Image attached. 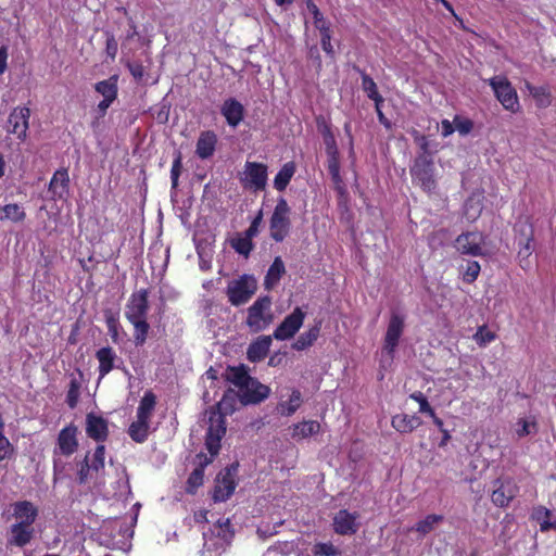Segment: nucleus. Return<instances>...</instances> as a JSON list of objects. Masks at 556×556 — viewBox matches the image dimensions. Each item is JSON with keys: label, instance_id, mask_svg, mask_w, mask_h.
Returning <instances> with one entry per match:
<instances>
[{"label": "nucleus", "instance_id": "nucleus-20", "mask_svg": "<svg viewBox=\"0 0 556 556\" xmlns=\"http://www.w3.org/2000/svg\"><path fill=\"white\" fill-rule=\"evenodd\" d=\"M70 191V177L66 169H58L49 184V192L53 200H65Z\"/></svg>", "mask_w": 556, "mask_h": 556}, {"label": "nucleus", "instance_id": "nucleus-43", "mask_svg": "<svg viewBox=\"0 0 556 556\" xmlns=\"http://www.w3.org/2000/svg\"><path fill=\"white\" fill-rule=\"evenodd\" d=\"M362 86L368 98L374 100L377 106L383 101L382 97L378 93L376 83L369 76H363Z\"/></svg>", "mask_w": 556, "mask_h": 556}, {"label": "nucleus", "instance_id": "nucleus-8", "mask_svg": "<svg viewBox=\"0 0 556 556\" xmlns=\"http://www.w3.org/2000/svg\"><path fill=\"white\" fill-rule=\"evenodd\" d=\"M240 182L247 190L257 192L267 185V166L257 162H245L240 173Z\"/></svg>", "mask_w": 556, "mask_h": 556}, {"label": "nucleus", "instance_id": "nucleus-64", "mask_svg": "<svg viewBox=\"0 0 556 556\" xmlns=\"http://www.w3.org/2000/svg\"><path fill=\"white\" fill-rule=\"evenodd\" d=\"M128 67H129V71H130L131 75L135 78L140 79L143 76V67H142V65H140V64H129Z\"/></svg>", "mask_w": 556, "mask_h": 556}, {"label": "nucleus", "instance_id": "nucleus-40", "mask_svg": "<svg viewBox=\"0 0 556 556\" xmlns=\"http://www.w3.org/2000/svg\"><path fill=\"white\" fill-rule=\"evenodd\" d=\"M250 378L244 366L231 367L227 371L228 381L236 386L238 390L243 387Z\"/></svg>", "mask_w": 556, "mask_h": 556}, {"label": "nucleus", "instance_id": "nucleus-58", "mask_svg": "<svg viewBox=\"0 0 556 556\" xmlns=\"http://www.w3.org/2000/svg\"><path fill=\"white\" fill-rule=\"evenodd\" d=\"M117 41L116 39L114 38V36H109L106 38V47H105V51H106V54L111 58V59H115L116 54H117Z\"/></svg>", "mask_w": 556, "mask_h": 556}, {"label": "nucleus", "instance_id": "nucleus-3", "mask_svg": "<svg viewBox=\"0 0 556 556\" xmlns=\"http://www.w3.org/2000/svg\"><path fill=\"white\" fill-rule=\"evenodd\" d=\"M291 208L285 198H279L269 220V236L276 242L283 241L291 228Z\"/></svg>", "mask_w": 556, "mask_h": 556}, {"label": "nucleus", "instance_id": "nucleus-10", "mask_svg": "<svg viewBox=\"0 0 556 556\" xmlns=\"http://www.w3.org/2000/svg\"><path fill=\"white\" fill-rule=\"evenodd\" d=\"M516 481L509 477L498 478L493 482L492 503L497 507H507L518 494Z\"/></svg>", "mask_w": 556, "mask_h": 556}, {"label": "nucleus", "instance_id": "nucleus-15", "mask_svg": "<svg viewBox=\"0 0 556 556\" xmlns=\"http://www.w3.org/2000/svg\"><path fill=\"white\" fill-rule=\"evenodd\" d=\"M14 525L34 528L38 517V507L29 501H17L11 505Z\"/></svg>", "mask_w": 556, "mask_h": 556}, {"label": "nucleus", "instance_id": "nucleus-7", "mask_svg": "<svg viewBox=\"0 0 556 556\" xmlns=\"http://www.w3.org/2000/svg\"><path fill=\"white\" fill-rule=\"evenodd\" d=\"M489 85L505 110L511 113L519 111L520 104L517 92L506 77L494 76L489 79Z\"/></svg>", "mask_w": 556, "mask_h": 556}, {"label": "nucleus", "instance_id": "nucleus-47", "mask_svg": "<svg viewBox=\"0 0 556 556\" xmlns=\"http://www.w3.org/2000/svg\"><path fill=\"white\" fill-rule=\"evenodd\" d=\"M533 251L532 247V237L531 233L525 239V241H519V251L518 256L520 258L521 266L525 267L528 265V258Z\"/></svg>", "mask_w": 556, "mask_h": 556}, {"label": "nucleus", "instance_id": "nucleus-26", "mask_svg": "<svg viewBox=\"0 0 556 556\" xmlns=\"http://www.w3.org/2000/svg\"><path fill=\"white\" fill-rule=\"evenodd\" d=\"M532 519L540 525V530L546 532L556 530V517L544 506L534 507L532 510Z\"/></svg>", "mask_w": 556, "mask_h": 556}, {"label": "nucleus", "instance_id": "nucleus-51", "mask_svg": "<svg viewBox=\"0 0 556 556\" xmlns=\"http://www.w3.org/2000/svg\"><path fill=\"white\" fill-rule=\"evenodd\" d=\"M104 454H105L104 446L98 445L92 455L91 470L98 472L100 469H102L104 467Z\"/></svg>", "mask_w": 556, "mask_h": 556}, {"label": "nucleus", "instance_id": "nucleus-9", "mask_svg": "<svg viewBox=\"0 0 556 556\" xmlns=\"http://www.w3.org/2000/svg\"><path fill=\"white\" fill-rule=\"evenodd\" d=\"M232 533L230 530L229 519H219L210 531L203 532L204 546L211 549H222L231 540Z\"/></svg>", "mask_w": 556, "mask_h": 556}, {"label": "nucleus", "instance_id": "nucleus-45", "mask_svg": "<svg viewBox=\"0 0 556 556\" xmlns=\"http://www.w3.org/2000/svg\"><path fill=\"white\" fill-rule=\"evenodd\" d=\"M80 395V382L73 378L70 382L67 394H66V403L71 408H75L77 406L78 400Z\"/></svg>", "mask_w": 556, "mask_h": 556}, {"label": "nucleus", "instance_id": "nucleus-1", "mask_svg": "<svg viewBox=\"0 0 556 556\" xmlns=\"http://www.w3.org/2000/svg\"><path fill=\"white\" fill-rule=\"evenodd\" d=\"M208 414V429L205 445L211 455L210 457L203 454L197 456L199 459V467L191 472L187 481V491L189 493H194L195 490L202 485L204 478L203 468L213 460L214 456L218 454L220 440L226 432L223 414L219 410H211Z\"/></svg>", "mask_w": 556, "mask_h": 556}, {"label": "nucleus", "instance_id": "nucleus-11", "mask_svg": "<svg viewBox=\"0 0 556 556\" xmlns=\"http://www.w3.org/2000/svg\"><path fill=\"white\" fill-rule=\"evenodd\" d=\"M455 248L462 254L481 256L485 254L484 236L479 231H469L459 235L455 240Z\"/></svg>", "mask_w": 556, "mask_h": 556}, {"label": "nucleus", "instance_id": "nucleus-36", "mask_svg": "<svg viewBox=\"0 0 556 556\" xmlns=\"http://www.w3.org/2000/svg\"><path fill=\"white\" fill-rule=\"evenodd\" d=\"M295 169L296 167L293 162L286 163L277 173L274 179V187L279 191H283L293 177Z\"/></svg>", "mask_w": 556, "mask_h": 556}, {"label": "nucleus", "instance_id": "nucleus-34", "mask_svg": "<svg viewBox=\"0 0 556 556\" xmlns=\"http://www.w3.org/2000/svg\"><path fill=\"white\" fill-rule=\"evenodd\" d=\"M286 271L285 264L280 256H277L270 265L264 281L266 289H273Z\"/></svg>", "mask_w": 556, "mask_h": 556}, {"label": "nucleus", "instance_id": "nucleus-28", "mask_svg": "<svg viewBox=\"0 0 556 556\" xmlns=\"http://www.w3.org/2000/svg\"><path fill=\"white\" fill-rule=\"evenodd\" d=\"M391 425L396 431L407 433L418 428L421 420L415 415L399 414L393 416Z\"/></svg>", "mask_w": 556, "mask_h": 556}, {"label": "nucleus", "instance_id": "nucleus-63", "mask_svg": "<svg viewBox=\"0 0 556 556\" xmlns=\"http://www.w3.org/2000/svg\"><path fill=\"white\" fill-rule=\"evenodd\" d=\"M8 60V48L5 46L0 47V74H3L7 70Z\"/></svg>", "mask_w": 556, "mask_h": 556}, {"label": "nucleus", "instance_id": "nucleus-46", "mask_svg": "<svg viewBox=\"0 0 556 556\" xmlns=\"http://www.w3.org/2000/svg\"><path fill=\"white\" fill-rule=\"evenodd\" d=\"M134 328H135V342L137 345H142L147 339L149 325L147 323V319H140L131 321Z\"/></svg>", "mask_w": 556, "mask_h": 556}, {"label": "nucleus", "instance_id": "nucleus-55", "mask_svg": "<svg viewBox=\"0 0 556 556\" xmlns=\"http://www.w3.org/2000/svg\"><path fill=\"white\" fill-rule=\"evenodd\" d=\"M325 144L327 153L330 157L338 156V148L333 135L328 130L325 134Z\"/></svg>", "mask_w": 556, "mask_h": 556}, {"label": "nucleus", "instance_id": "nucleus-17", "mask_svg": "<svg viewBox=\"0 0 556 556\" xmlns=\"http://www.w3.org/2000/svg\"><path fill=\"white\" fill-rule=\"evenodd\" d=\"M30 110L28 108H15L9 116L8 131L17 136L18 139H25L28 129V119Z\"/></svg>", "mask_w": 556, "mask_h": 556}, {"label": "nucleus", "instance_id": "nucleus-57", "mask_svg": "<svg viewBox=\"0 0 556 556\" xmlns=\"http://www.w3.org/2000/svg\"><path fill=\"white\" fill-rule=\"evenodd\" d=\"M180 170H181V161H180V157L178 156L174 161L172 169H170V179H172L173 188H176L178 185V178L180 175Z\"/></svg>", "mask_w": 556, "mask_h": 556}, {"label": "nucleus", "instance_id": "nucleus-44", "mask_svg": "<svg viewBox=\"0 0 556 556\" xmlns=\"http://www.w3.org/2000/svg\"><path fill=\"white\" fill-rule=\"evenodd\" d=\"M252 238L253 237L245 233L244 236L233 239L231 245L239 254L248 256L253 247Z\"/></svg>", "mask_w": 556, "mask_h": 556}, {"label": "nucleus", "instance_id": "nucleus-52", "mask_svg": "<svg viewBox=\"0 0 556 556\" xmlns=\"http://www.w3.org/2000/svg\"><path fill=\"white\" fill-rule=\"evenodd\" d=\"M410 399L419 404V412L427 415H433V409L427 401L426 396L421 392H414L410 394Z\"/></svg>", "mask_w": 556, "mask_h": 556}, {"label": "nucleus", "instance_id": "nucleus-19", "mask_svg": "<svg viewBox=\"0 0 556 556\" xmlns=\"http://www.w3.org/2000/svg\"><path fill=\"white\" fill-rule=\"evenodd\" d=\"M358 514L345 509L338 511L333 518V529L338 534H354L358 530Z\"/></svg>", "mask_w": 556, "mask_h": 556}, {"label": "nucleus", "instance_id": "nucleus-31", "mask_svg": "<svg viewBox=\"0 0 556 556\" xmlns=\"http://www.w3.org/2000/svg\"><path fill=\"white\" fill-rule=\"evenodd\" d=\"M117 83H118V76L112 75L108 79L98 81L94 85V90L100 96H102L103 99L116 100L117 91H118Z\"/></svg>", "mask_w": 556, "mask_h": 556}, {"label": "nucleus", "instance_id": "nucleus-24", "mask_svg": "<svg viewBox=\"0 0 556 556\" xmlns=\"http://www.w3.org/2000/svg\"><path fill=\"white\" fill-rule=\"evenodd\" d=\"M303 399L301 391L298 389H291L288 399L283 400L281 397V400L279 401L277 405V412L281 416H292L301 407Z\"/></svg>", "mask_w": 556, "mask_h": 556}, {"label": "nucleus", "instance_id": "nucleus-14", "mask_svg": "<svg viewBox=\"0 0 556 556\" xmlns=\"http://www.w3.org/2000/svg\"><path fill=\"white\" fill-rule=\"evenodd\" d=\"M77 428L68 426L62 429L58 437V448L54 451V471L59 468L58 454L70 456L77 450Z\"/></svg>", "mask_w": 556, "mask_h": 556}, {"label": "nucleus", "instance_id": "nucleus-48", "mask_svg": "<svg viewBox=\"0 0 556 556\" xmlns=\"http://www.w3.org/2000/svg\"><path fill=\"white\" fill-rule=\"evenodd\" d=\"M536 430V425L533 420L519 419L515 425V432L519 438L529 435Z\"/></svg>", "mask_w": 556, "mask_h": 556}, {"label": "nucleus", "instance_id": "nucleus-62", "mask_svg": "<svg viewBox=\"0 0 556 556\" xmlns=\"http://www.w3.org/2000/svg\"><path fill=\"white\" fill-rule=\"evenodd\" d=\"M115 100H109V99H102L98 106H97V112L99 113L100 116H104L108 109L111 106V104L114 102Z\"/></svg>", "mask_w": 556, "mask_h": 556}, {"label": "nucleus", "instance_id": "nucleus-56", "mask_svg": "<svg viewBox=\"0 0 556 556\" xmlns=\"http://www.w3.org/2000/svg\"><path fill=\"white\" fill-rule=\"evenodd\" d=\"M320 43H321V48L323 50L330 56V58H333L334 55V50H333V46L331 43V34H324V35H320Z\"/></svg>", "mask_w": 556, "mask_h": 556}, {"label": "nucleus", "instance_id": "nucleus-6", "mask_svg": "<svg viewBox=\"0 0 556 556\" xmlns=\"http://www.w3.org/2000/svg\"><path fill=\"white\" fill-rule=\"evenodd\" d=\"M256 288V279L251 275H243L238 279L229 281L227 286L229 302L235 306L247 303L255 293Z\"/></svg>", "mask_w": 556, "mask_h": 556}, {"label": "nucleus", "instance_id": "nucleus-12", "mask_svg": "<svg viewBox=\"0 0 556 556\" xmlns=\"http://www.w3.org/2000/svg\"><path fill=\"white\" fill-rule=\"evenodd\" d=\"M305 312L301 307L285 317L280 325L275 329L273 337L279 341H286L294 337L302 327L305 319Z\"/></svg>", "mask_w": 556, "mask_h": 556}, {"label": "nucleus", "instance_id": "nucleus-21", "mask_svg": "<svg viewBox=\"0 0 556 556\" xmlns=\"http://www.w3.org/2000/svg\"><path fill=\"white\" fill-rule=\"evenodd\" d=\"M222 115L231 127H237L244 117V106L235 98H228L220 108Z\"/></svg>", "mask_w": 556, "mask_h": 556}, {"label": "nucleus", "instance_id": "nucleus-25", "mask_svg": "<svg viewBox=\"0 0 556 556\" xmlns=\"http://www.w3.org/2000/svg\"><path fill=\"white\" fill-rule=\"evenodd\" d=\"M86 424V431L90 438L97 441H103L106 438L108 425L102 417L89 414Z\"/></svg>", "mask_w": 556, "mask_h": 556}, {"label": "nucleus", "instance_id": "nucleus-32", "mask_svg": "<svg viewBox=\"0 0 556 556\" xmlns=\"http://www.w3.org/2000/svg\"><path fill=\"white\" fill-rule=\"evenodd\" d=\"M96 356L99 362L100 379H102L113 369L116 354L111 348H102L97 352Z\"/></svg>", "mask_w": 556, "mask_h": 556}, {"label": "nucleus", "instance_id": "nucleus-41", "mask_svg": "<svg viewBox=\"0 0 556 556\" xmlns=\"http://www.w3.org/2000/svg\"><path fill=\"white\" fill-rule=\"evenodd\" d=\"M313 556H338L340 549L331 542H318L312 547Z\"/></svg>", "mask_w": 556, "mask_h": 556}, {"label": "nucleus", "instance_id": "nucleus-50", "mask_svg": "<svg viewBox=\"0 0 556 556\" xmlns=\"http://www.w3.org/2000/svg\"><path fill=\"white\" fill-rule=\"evenodd\" d=\"M454 125L455 130L458 131L462 136L468 135L473 128V123L469 118H464L460 116H455Z\"/></svg>", "mask_w": 556, "mask_h": 556}, {"label": "nucleus", "instance_id": "nucleus-35", "mask_svg": "<svg viewBox=\"0 0 556 556\" xmlns=\"http://www.w3.org/2000/svg\"><path fill=\"white\" fill-rule=\"evenodd\" d=\"M483 195L482 193H473L465 203L464 211L468 220H476L482 212Z\"/></svg>", "mask_w": 556, "mask_h": 556}, {"label": "nucleus", "instance_id": "nucleus-33", "mask_svg": "<svg viewBox=\"0 0 556 556\" xmlns=\"http://www.w3.org/2000/svg\"><path fill=\"white\" fill-rule=\"evenodd\" d=\"M26 213L23 206L16 203L5 204L0 206V220L21 223L25 219Z\"/></svg>", "mask_w": 556, "mask_h": 556}, {"label": "nucleus", "instance_id": "nucleus-18", "mask_svg": "<svg viewBox=\"0 0 556 556\" xmlns=\"http://www.w3.org/2000/svg\"><path fill=\"white\" fill-rule=\"evenodd\" d=\"M148 298L147 291L140 290L131 295L126 308V317L131 323L135 320L147 319Z\"/></svg>", "mask_w": 556, "mask_h": 556}, {"label": "nucleus", "instance_id": "nucleus-16", "mask_svg": "<svg viewBox=\"0 0 556 556\" xmlns=\"http://www.w3.org/2000/svg\"><path fill=\"white\" fill-rule=\"evenodd\" d=\"M236 473L237 467L231 466L217 477L213 495L216 502H224L233 493L236 489Z\"/></svg>", "mask_w": 556, "mask_h": 556}, {"label": "nucleus", "instance_id": "nucleus-37", "mask_svg": "<svg viewBox=\"0 0 556 556\" xmlns=\"http://www.w3.org/2000/svg\"><path fill=\"white\" fill-rule=\"evenodd\" d=\"M319 336V326H314L307 331L303 332L292 344V348L296 351H303L311 346Z\"/></svg>", "mask_w": 556, "mask_h": 556}, {"label": "nucleus", "instance_id": "nucleus-49", "mask_svg": "<svg viewBox=\"0 0 556 556\" xmlns=\"http://www.w3.org/2000/svg\"><path fill=\"white\" fill-rule=\"evenodd\" d=\"M529 90H530V93L532 94V97L535 99L539 106L545 108V106L549 105V103H551L549 93L547 92V90L545 88L532 87V88H529Z\"/></svg>", "mask_w": 556, "mask_h": 556}, {"label": "nucleus", "instance_id": "nucleus-38", "mask_svg": "<svg viewBox=\"0 0 556 556\" xmlns=\"http://www.w3.org/2000/svg\"><path fill=\"white\" fill-rule=\"evenodd\" d=\"M149 431H150L149 422H146L140 419H136L129 426L128 434L134 441H136L138 443H142L147 440Z\"/></svg>", "mask_w": 556, "mask_h": 556}, {"label": "nucleus", "instance_id": "nucleus-23", "mask_svg": "<svg viewBox=\"0 0 556 556\" xmlns=\"http://www.w3.org/2000/svg\"><path fill=\"white\" fill-rule=\"evenodd\" d=\"M271 345V337L270 336H261L255 341H253L247 352L248 359L250 362H260L267 355Z\"/></svg>", "mask_w": 556, "mask_h": 556}, {"label": "nucleus", "instance_id": "nucleus-42", "mask_svg": "<svg viewBox=\"0 0 556 556\" xmlns=\"http://www.w3.org/2000/svg\"><path fill=\"white\" fill-rule=\"evenodd\" d=\"M496 339L494 331L490 330L486 326H480L473 334V340L479 346H486Z\"/></svg>", "mask_w": 556, "mask_h": 556}, {"label": "nucleus", "instance_id": "nucleus-30", "mask_svg": "<svg viewBox=\"0 0 556 556\" xmlns=\"http://www.w3.org/2000/svg\"><path fill=\"white\" fill-rule=\"evenodd\" d=\"M320 424L316 420H303L293 425L291 437L295 440L306 439L313 434L318 433Z\"/></svg>", "mask_w": 556, "mask_h": 556}, {"label": "nucleus", "instance_id": "nucleus-59", "mask_svg": "<svg viewBox=\"0 0 556 556\" xmlns=\"http://www.w3.org/2000/svg\"><path fill=\"white\" fill-rule=\"evenodd\" d=\"M262 219H263V214H262V211H260L257 216L251 223L249 229L245 231V233H248L251 237L256 236L258 232V227L262 223Z\"/></svg>", "mask_w": 556, "mask_h": 556}, {"label": "nucleus", "instance_id": "nucleus-5", "mask_svg": "<svg viewBox=\"0 0 556 556\" xmlns=\"http://www.w3.org/2000/svg\"><path fill=\"white\" fill-rule=\"evenodd\" d=\"M410 174L413 180L419 185L424 191L431 193L435 190L437 180L433 162L426 154L419 155L415 160L410 168Z\"/></svg>", "mask_w": 556, "mask_h": 556}, {"label": "nucleus", "instance_id": "nucleus-53", "mask_svg": "<svg viewBox=\"0 0 556 556\" xmlns=\"http://www.w3.org/2000/svg\"><path fill=\"white\" fill-rule=\"evenodd\" d=\"M480 273V265L478 262L472 261L467 264L466 270L464 271L463 278L466 282H473Z\"/></svg>", "mask_w": 556, "mask_h": 556}, {"label": "nucleus", "instance_id": "nucleus-39", "mask_svg": "<svg viewBox=\"0 0 556 556\" xmlns=\"http://www.w3.org/2000/svg\"><path fill=\"white\" fill-rule=\"evenodd\" d=\"M443 520V516L441 515H428L422 520L417 522L413 530L419 532L422 535L428 534Z\"/></svg>", "mask_w": 556, "mask_h": 556}, {"label": "nucleus", "instance_id": "nucleus-29", "mask_svg": "<svg viewBox=\"0 0 556 556\" xmlns=\"http://www.w3.org/2000/svg\"><path fill=\"white\" fill-rule=\"evenodd\" d=\"M156 399L152 392H146L143 397L141 399L139 406L137 408V419L143 420L146 422L151 421L155 409Z\"/></svg>", "mask_w": 556, "mask_h": 556}, {"label": "nucleus", "instance_id": "nucleus-13", "mask_svg": "<svg viewBox=\"0 0 556 556\" xmlns=\"http://www.w3.org/2000/svg\"><path fill=\"white\" fill-rule=\"evenodd\" d=\"M269 393L270 389L267 386L252 377L238 390L240 402L244 405L257 404L267 399Z\"/></svg>", "mask_w": 556, "mask_h": 556}, {"label": "nucleus", "instance_id": "nucleus-22", "mask_svg": "<svg viewBox=\"0 0 556 556\" xmlns=\"http://www.w3.org/2000/svg\"><path fill=\"white\" fill-rule=\"evenodd\" d=\"M35 535L34 528L12 523L8 533V545L23 547L27 545Z\"/></svg>", "mask_w": 556, "mask_h": 556}, {"label": "nucleus", "instance_id": "nucleus-27", "mask_svg": "<svg viewBox=\"0 0 556 556\" xmlns=\"http://www.w3.org/2000/svg\"><path fill=\"white\" fill-rule=\"evenodd\" d=\"M217 142L216 135L213 131L202 132L197 142V154L201 159H207L213 155Z\"/></svg>", "mask_w": 556, "mask_h": 556}, {"label": "nucleus", "instance_id": "nucleus-2", "mask_svg": "<svg viewBox=\"0 0 556 556\" xmlns=\"http://www.w3.org/2000/svg\"><path fill=\"white\" fill-rule=\"evenodd\" d=\"M404 330V318L397 313H393L389 320L384 342L381 350V366L387 369L393 362L395 349Z\"/></svg>", "mask_w": 556, "mask_h": 556}, {"label": "nucleus", "instance_id": "nucleus-61", "mask_svg": "<svg viewBox=\"0 0 556 556\" xmlns=\"http://www.w3.org/2000/svg\"><path fill=\"white\" fill-rule=\"evenodd\" d=\"M455 131L454 121L450 122L448 119H443L441 122V134L443 137H448Z\"/></svg>", "mask_w": 556, "mask_h": 556}, {"label": "nucleus", "instance_id": "nucleus-60", "mask_svg": "<svg viewBox=\"0 0 556 556\" xmlns=\"http://www.w3.org/2000/svg\"><path fill=\"white\" fill-rule=\"evenodd\" d=\"M308 12L313 16V22H314L315 27L318 26L320 23L326 21L324 18V16H323L321 12L319 11V9L317 8V5L315 3H309V11Z\"/></svg>", "mask_w": 556, "mask_h": 556}, {"label": "nucleus", "instance_id": "nucleus-4", "mask_svg": "<svg viewBox=\"0 0 556 556\" xmlns=\"http://www.w3.org/2000/svg\"><path fill=\"white\" fill-rule=\"evenodd\" d=\"M273 320L271 301L268 296L260 298L248 309L247 325L254 332L266 329Z\"/></svg>", "mask_w": 556, "mask_h": 556}, {"label": "nucleus", "instance_id": "nucleus-54", "mask_svg": "<svg viewBox=\"0 0 556 556\" xmlns=\"http://www.w3.org/2000/svg\"><path fill=\"white\" fill-rule=\"evenodd\" d=\"M14 453V447L4 434H0V460L10 458Z\"/></svg>", "mask_w": 556, "mask_h": 556}]
</instances>
